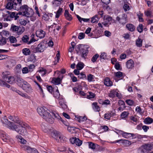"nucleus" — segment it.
<instances>
[{
  "mask_svg": "<svg viewBox=\"0 0 153 153\" xmlns=\"http://www.w3.org/2000/svg\"><path fill=\"white\" fill-rule=\"evenodd\" d=\"M38 114L47 122L51 123L53 122L54 118L58 120H61L66 126H68L69 124L65 121L62 119L60 116L56 113L54 112L49 113V111L43 107H39L37 108Z\"/></svg>",
  "mask_w": 153,
  "mask_h": 153,
  "instance_id": "1",
  "label": "nucleus"
},
{
  "mask_svg": "<svg viewBox=\"0 0 153 153\" xmlns=\"http://www.w3.org/2000/svg\"><path fill=\"white\" fill-rule=\"evenodd\" d=\"M88 48H87L84 45L79 44L76 47V51L77 53H78L79 51L80 52V55L81 57L84 59L86 58L88 53Z\"/></svg>",
  "mask_w": 153,
  "mask_h": 153,
  "instance_id": "2",
  "label": "nucleus"
},
{
  "mask_svg": "<svg viewBox=\"0 0 153 153\" xmlns=\"http://www.w3.org/2000/svg\"><path fill=\"white\" fill-rule=\"evenodd\" d=\"M10 75V72L6 71L2 73V77L4 81L10 84H12L15 82V78L14 76Z\"/></svg>",
  "mask_w": 153,
  "mask_h": 153,
  "instance_id": "3",
  "label": "nucleus"
},
{
  "mask_svg": "<svg viewBox=\"0 0 153 153\" xmlns=\"http://www.w3.org/2000/svg\"><path fill=\"white\" fill-rule=\"evenodd\" d=\"M23 7L25 8H22V10L23 11L25 16L27 17L30 18V19L31 21L35 20L36 18L32 16L33 12L32 11H29L28 6L27 5H25Z\"/></svg>",
  "mask_w": 153,
  "mask_h": 153,
  "instance_id": "4",
  "label": "nucleus"
},
{
  "mask_svg": "<svg viewBox=\"0 0 153 153\" xmlns=\"http://www.w3.org/2000/svg\"><path fill=\"white\" fill-rule=\"evenodd\" d=\"M21 86L23 89L25 91L28 93H30L32 92V89L30 85L26 82Z\"/></svg>",
  "mask_w": 153,
  "mask_h": 153,
  "instance_id": "5",
  "label": "nucleus"
},
{
  "mask_svg": "<svg viewBox=\"0 0 153 153\" xmlns=\"http://www.w3.org/2000/svg\"><path fill=\"white\" fill-rule=\"evenodd\" d=\"M22 147L28 153H39L36 149L32 148L28 146L24 145Z\"/></svg>",
  "mask_w": 153,
  "mask_h": 153,
  "instance_id": "6",
  "label": "nucleus"
},
{
  "mask_svg": "<svg viewBox=\"0 0 153 153\" xmlns=\"http://www.w3.org/2000/svg\"><path fill=\"white\" fill-rule=\"evenodd\" d=\"M45 48V46L44 45V43L41 42L39 43L37 47L35 49L33 52L35 53L37 52H42L44 51Z\"/></svg>",
  "mask_w": 153,
  "mask_h": 153,
  "instance_id": "7",
  "label": "nucleus"
},
{
  "mask_svg": "<svg viewBox=\"0 0 153 153\" xmlns=\"http://www.w3.org/2000/svg\"><path fill=\"white\" fill-rule=\"evenodd\" d=\"M29 39V38L27 35H24L22 38V41L23 42L27 43L28 42V44H29L36 41V40L33 38H32L29 41H28Z\"/></svg>",
  "mask_w": 153,
  "mask_h": 153,
  "instance_id": "8",
  "label": "nucleus"
},
{
  "mask_svg": "<svg viewBox=\"0 0 153 153\" xmlns=\"http://www.w3.org/2000/svg\"><path fill=\"white\" fill-rule=\"evenodd\" d=\"M36 35L40 38H42L45 36V32L42 30H39L36 33Z\"/></svg>",
  "mask_w": 153,
  "mask_h": 153,
  "instance_id": "9",
  "label": "nucleus"
},
{
  "mask_svg": "<svg viewBox=\"0 0 153 153\" xmlns=\"http://www.w3.org/2000/svg\"><path fill=\"white\" fill-rule=\"evenodd\" d=\"M16 131L22 135H26L27 134L26 129L24 128H21L20 127H19V128H17Z\"/></svg>",
  "mask_w": 153,
  "mask_h": 153,
  "instance_id": "10",
  "label": "nucleus"
},
{
  "mask_svg": "<svg viewBox=\"0 0 153 153\" xmlns=\"http://www.w3.org/2000/svg\"><path fill=\"white\" fill-rule=\"evenodd\" d=\"M17 124L20 125V126H19V127H20L21 128H26V129H31V128L29 126V125H27V123H24L23 121L20 120H19V122Z\"/></svg>",
  "mask_w": 153,
  "mask_h": 153,
  "instance_id": "11",
  "label": "nucleus"
},
{
  "mask_svg": "<svg viewBox=\"0 0 153 153\" xmlns=\"http://www.w3.org/2000/svg\"><path fill=\"white\" fill-rule=\"evenodd\" d=\"M21 4H20L19 3L17 4L16 3L14 2L13 9L16 10H19V9H20L23 12V11L22 10V9L25 8L23 6L27 5H24L22 6H21Z\"/></svg>",
  "mask_w": 153,
  "mask_h": 153,
  "instance_id": "12",
  "label": "nucleus"
},
{
  "mask_svg": "<svg viewBox=\"0 0 153 153\" xmlns=\"http://www.w3.org/2000/svg\"><path fill=\"white\" fill-rule=\"evenodd\" d=\"M9 122V123L7 127L11 130L16 131L17 128H19V126L14 124L13 123Z\"/></svg>",
  "mask_w": 153,
  "mask_h": 153,
  "instance_id": "13",
  "label": "nucleus"
},
{
  "mask_svg": "<svg viewBox=\"0 0 153 153\" xmlns=\"http://www.w3.org/2000/svg\"><path fill=\"white\" fill-rule=\"evenodd\" d=\"M60 134V133H59L58 132L55 131L52 132L51 134L52 137L56 140L57 142H59L58 137L59 136Z\"/></svg>",
  "mask_w": 153,
  "mask_h": 153,
  "instance_id": "14",
  "label": "nucleus"
},
{
  "mask_svg": "<svg viewBox=\"0 0 153 153\" xmlns=\"http://www.w3.org/2000/svg\"><path fill=\"white\" fill-rule=\"evenodd\" d=\"M0 137L4 142H7L9 140V136H7L3 131H0Z\"/></svg>",
  "mask_w": 153,
  "mask_h": 153,
  "instance_id": "15",
  "label": "nucleus"
},
{
  "mask_svg": "<svg viewBox=\"0 0 153 153\" xmlns=\"http://www.w3.org/2000/svg\"><path fill=\"white\" fill-rule=\"evenodd\" d=\"M8 2L6 6V8L9 10H11L13 9L14 7V2L12 0H8Z\"/></svg>",
  "mask_w": 153,
  "mask_h": 153,
  "instance_id": "16",
  "label": "nucleus"
},
{
  "mask_svg": "<svg viewBox=\"0 0 153 153\" xmlns=\"http://www.w3.org/2000/svg\"><path fill=\"white\" fill-rule=\"evenodd\" d=\"M63 77H57L56 78H53L51 82L55 85H59L60 84L62 81Z\"/></svg>",
  "mask_w": 153,
  "mask_h": 153,
  "instance_id": "17",
  "label": "nucleus"
},
{
  "mask_svg": "<svg viewBox=\"0 0 153 153\" xmlns=\"http://www.w3.org/2000/svg\"><path fill=\"white\" fill-rule=\"evenodd\" d=\"M134 64L132 59H130L126 62V66L129 69L132 68L134 67Z\"/></svg>",
  "mask_w": 153,
  "mask_h": 153,
  "instance_id": "18",
  "label": "nucleus"
},
{
  "mask_svg": "<svg viewBox=\"0 0 153 153\" xmlns=\"http://www.w3.org/2000/svg\"><path fill=\"white\" fill-rule=\"evenodd\" d=\"M127 15L126 14L122 15V17L121 18L120 23L124 25L127 22Z\"/></svg>",
  "mask_w": 153,
  "mask_h": 153,
  "instance_id": "19",
  "label": "nucleus"
},
{
  "mask_svg": "<svg viewBox=\"0 0 153 153\" xmlns=\"http://www.w3.org/2000/svg\"><path fill=\"white\" fill-rule=\"evenodd\" d=\"M126 27L127 29L131 32L134 31L135 29V26L131 24H126Z\"/></svg>",
  "mask_w": 153,
  "mask_h": 153,
  "instance_id": "20",
  "label": "nucleus"
},
{
  "mask_svg": "<svg viewBox=\"0 0 153 153\" xmlns=\"http://www.w3.org/2000/svg\"><path fill=\"white\" fill-rule=\"evenodd\" d=\"M6 12L10 15V16L11 18H14L15 20L17 19H18L19 18V16H17L16 13L15 12H13L10 13V12L9 11H7Z\"/></svg>",
  "mask_w": 153,
  "mask_h": 153,
  "instance_id": "21",
  "label": "nucleus"
},
{
  "mask_svg": "<svg viewBox=\"0 0 153 153\" xmlns=\"http://www.w3.org/2000/svg\"><path fill=\"white\" fill-rule=\"evenodd\" d=\"M8 118L12 121L17 123H18L19 121L20 120L17 117H16L14 116L10 115L8 117Z\"/></svg>",
  "mask_w": 153,
  "mask_h": 153,
  "instance_id": "22",
  "label": "nucleus"
},
{
  "mask_svg": "<svg viewBox=\"0 0 153 153\" xmlns=\"http://www.w3.org/2000/svg\"><path fill=\"white\" fill-rule=\"evenodd\" d=\"M123 136L126 138H128L129 137H133L135 135L132 133H130L127 132H124L122 133Z\"/></svg>",
  "mask_w": 153,
  "mask_h": 153,
  "instance_id": "23",
  "label": "nucleus"
},
{
  "mask_svg": "<svg viewBox=\"0 0 153 153\" xmlns=\"http://www.w3.org/2000/svg\"><path fill=\"white\" fill-rule=\"evenodd\" d=\"M58 139L59 141V142H58L63 143L66 141L67 140L66 137L61 134L59 136Z\"/></svg>",
  "mask_w": 153,
  "mask_h": 153,
  "instance_id": "24",
  "label": "nucleus"
},
{
  "mask_svg": "<svg viewBox=\"0 0 153 153\" xmlns=\"http://www.w3.org/2000/svg\"><path fill=\"white\" fill-rule=\"evenodd\" d=\"M104 84L107 86H111L112 82L110 81L109 79L108 78H107L105 79L104 80Z\"/></svg>",
  "mask_w": 153,
  "mask_h": 153,
  "instance_id": "25",
  "label": "nucleus"
},
{
  "mask_svg": "<svg viewBox=\"0 0 153 153\" xmlns=\"http://www.w3.org/2000/svg\"><path fill=\"white\" fill-rule=\"evenodd\" d=\"M17 81L18 85L20 87L25 83V82H26L25 81H24L23 79L19 77H18L17 78Z\"/></svg>",
  "mask_w": 153,
  "mask_h": 153,
  "instance_id": "26",
  "label": "nucleus"
},
{
  "mask_svg": "<svg viewBox=\"0 0 153 153\" xmlns=\"http://www.w3.org/2000/svg\"><path fill=\"white\" fill-rule=\"evenodd\" d=\"M143 149L142 150V151L143 152L144 150L151 151L152 149V146L150 144H145L143 146Z\"/></svg>",
  "mask_w": 153,
  "mask_h": 153,
  "instance_id": "27",
  "label": "nucleus"
},
{
  "mask_svg": "<svg viewBox=\"0 0 153 153\" xmlns=\"http://www.w3.org/2000/svg\"><path fill=\"white\" fill-rule=\"evenodd\" d=\"M25 27H19L16 33L18 35L21 34L24 31Z\"/></svg>",
  "mask_w": 153,
  "mask_h": 153,
  "instance_id": "28",
  "label": "nucleus"
},
{
  "mask_svg": "<svg viewBox=\"0 0 153 153\" xmlns=\"http://www.w3.org/2000/svg\"><path fill=\"white\" fill-rule=\"evenodd\" d=\"M0 85L1 86H5L8 88L10 87V85L6 83L4 81L0 79Z\"/></svg>",
  "mask_w": 153,
  "mask_h": 153,
  "instance_id": "29",
  "label": "nucleus"
},
{
  "mask_svg": "<svg viewBox=\"0 0 153 153\" xmlns=\"http://www.w3.org/2000/svg\"><path fill=\"white\" fill-rule=\"evenodd\" d=\"M92 105L93 108L95 111H100V108L97 105V102L93 103L92 104Z\"/></svg>",
  "mask_w": 153,
  "mask_h": 153,
  "instance_id": "30",
  "label": "nucleus"
},
{
  "mask_svg": "<svg viewBox=\"0 0 153 153\" xmlns=\"http://www.w3.org/2000/svg\"><path fill=\"white\" fill-rule=\"evenodd\" d=\"M22 51L23 54L26 56L29 55L30 53V50L27 48L23 49L22 50Z\"/></svg>",
  "mask_w": 153,
  "mask_h": 153,
  "instance_id": "31",
  "label": "nucleus"
},
{
  "mask_svg": "<svg viewBox=\"0 0 153 153\" xmlns=\"http://www.w3.org/2000/svg\"><path fill=\"white\" fill-rule=\"evenodd\" d=\"M153 122V120L150 117H147L145 119L144 122L146 124H149L152 123Z\"/></svg>",
  "mask_w": 153,
  "mask_h": 153,
  "instance_id": "32",
  "label": "nucleus"
},
{
  "mask_svg": "<svg viewBox=\"0 0 153 153\" xmlns=\"http://www.w3.org/2000/svg\"><path fill=\"white\" fill-rule=\"evenodd\" d=\"M87 119V117L85 116H79L77 118V120L79 122H82L83 121H86Z\"/></svg>",
  "mask_w": 153,
  "mask_h": 153,
  "instance_id": "33",
  "label": "nucleus"
},
{
  "mask_svg": "<svg viewBox=\"0 0 153 153\" xmlns=\"http://www.w3.org/2000/svg\"><path fill=\"white\" fill-rule=\"evenodd\" d=\"M6 38L3 36L0 37V45H2L5 44L6 43Z\"/></svg>",
  "mask_w": 153,
  "mask_h": 153,
  "instance_id": "34",
  "label": "nucleus"
},
{
  "mask_svg": "<svg viewBox=\"0 0 153 153\" xmlns=\"http://www.w3.org/2000/svg\"><path fill=\"white\" fill-rule=\"evenodd\" d=\"M61 2L56 0H53L52 3L54 7L59 6L61 4Z\"/></svg>",
  "mask_w": 153,
  "mask_h": 153,
  "instance_id": "35",
  "label": "nucleus"
},
{
  "mask_svg": "<svg viewBox=\"0 0 153 153\" xmlns=\"http://www.w3.org/2000/svg\"><path fill=\"white\" fill-rule=\"evenodd\" d=\"M76 128L74 127L68 126V131L71 133H74L76 132Z\"/></svg>",
  "mask_w": 153,
  "mask_h": 153,
  "instance_id": "36",
  "label": "nucleus"
},
{
  "mask_svg": "<svg viewBox=\"0 0 153 153\" xmlns=\"http://www.w3.org/2000/svg\"><path fill=\"white\" fill-rule=\"evenodd\" d=\"M0 34L1 36H8L9 35V33L8 31L6 30H3L0 32Z\"/></svg>",
  "mask_w": 153,
  "mask_h": 153,
  "instance_id": "37",
  "label": "nucleus"
},
{
  "mask_svg": "<svg viewBox=\"0 0 153 153\" xmlns=\"http://www.w3.org/2000/svg\"><path fill=\"white\" fill-rule=\"evenodd\" d=\"M142 40L138 38L136 41V45L138 47H140L142 46Z\"/></svg>",
  "mask_w": 153,
  "mask_h": 153,
  "instance_id": "38",
  "label": "nucleus"
},
{
  "mask_svg": "<svg viewBox=\"0 0 153 153\" xmlns=\"http://www.w3.org/2000/svg\"><path fill=\"white\" fill-rule=\"evenodd\" d=\"M129 113L128 111H124L121 114V118H127Z\"/></svg>",
  "mask_w": 153,
  "mask_h": 153,
  "instance_id": "39",
  "label": "nucleus"
},
{
  "mask_svg": "<svg viewBox=\"0 0 153 153\" xmlns=\"http://www.w3.org/2000/svg\"><path fill=\"white\" fill-rule=\"evenodd\" d=\"M145 15L148 17L151 18L152 16V12L150 10H147L145 11Z\"/></svg>",
  "mask_w": 153,
  "mask_h": 153,
  "instance_id": "40",
  "label": "nucleus"
},
{
  "mask_svg": "<svg viewBox=\"0 0 153 153\" xmlns=\"http://www.w3.org/2000/svg\"><path fill=\"white\" fill-rule=\"evenodd\" d=\"M62 11V9L59 7V10L56 12V18H58L61 15V13Z\"/></svg>",
  "mask_w": 153,
  "mask_h": 153,
  "instance_id": "41",
  "label": "nucleus"
},
{
  "mask_svg": "<svg viewBox=\"0 0 153 153\" xmlns=\"http://www.w3.org/2000/svg\"><path fill=\"white\" fill-rule=\"evenodd\" d=\"M84 64L81 62H79L76 65V67L78 70H81L84 66Z\"/></svg>",
  "mask_w": 153,
  "mask_h": 153,
  "instance_id": "42",
  "label": "nucleus"
},
{
  "mask_svg": "<svg viewBox=\"0 0 153 153\" xmlns=\"http://www.w3.org/2000/svg\"><path fill=\"white\" fill-rule=\"evenodd\" d=\"M16 137L20 140L19 141L22 144H25L26 143V140L22 138L20 136H16Z\"/></svg>",
  "mask_w": 153,
  "mask_h": 153,
  "instance_id": "43",
  "label": "nucleus"
},
{
  "mask_svg": "<svg viewBox=\"0 0 153 153\" xmlns=\"http://www.w3.org/2000/svg\"><path fill=\"white\" fill-rule=\"evenodd\" d=\"M117 91L114 90H113L110 91L109 94V96L110 97H114L115 96Z\"/></svg>",
  "mask_w": 153,
  "mask_h": 153,
  "instance_id": "44",
  "label": "nucleus"
},
{
  "mask_svg": "<svg viewBox=\"0 0 153 153\" xmlns=\"http://www.w3.org/2000/svg\"><path fill=\"white\" fill-rule=\"evenodd\" d=\"M98 21V16L95 15L91 18V22L92 23H94Z\"/></svg>",
  "mask_w": 153,
  "mask_h": 153,
  "instance_id": "45",
  "label": "nucleus"
},
{
  "mask_svg": "<svg viewBox=\"0 0 153 153\" xmlns=\"http://www.w3.org/2000/svg\"><path fill=\"white\" fill-rule=\"evenodd\" d=\"M104 19L106 20V22H109L112 21V18L108 15H106L104 16Z\"/></svg>",
  "mask_w": 153,
  "mask_h": 153,
  "instance_id": "46",
  "label": "nucleus"
},
{
  "mask_svg": "<svg viewBox=\"0 0 153 153\" xmlns=\"http://www.w3.org/2000/svg\"><path fill=\"white\" fill-rule=\"evenodd\" d=\"M9 38L11 43H14L16 42L17 41L16 38L13 36H11L9 37Z\"/></svg>",
  "mask_w": 153,
  "mask_h": 153,
  "instance_id": "47",
  "label": "nucleus"
},
{
  "mask_svg": "<svg viewBox=\"0 0 153 153\" xmlns=\"http://www.w3.org/2000/svg\"><path fill=\"white\" fill-rule=\"evenodd\" d=\"M88 80L89 82L92 81L94 80V76L90 74L87 76Z\"/></svg>",
  "mask_w": 153,
  "mask_h": 153,
  "instance_id": "48",
  "label": "nucleus"
},
{
  "mask_svg": "<svg viewBox=\"0 0 153 153\" xmlns=\"http://www.w3.org/2000/svg\"><path fill=\"white\" fill-rule=\"evenodd\" d=\"M137 30L140 33H141L143 30V25L142 24H140L137 27Z\"/></svg>",
  "mask_w": 153,
  "mask_h": 153,
  "instance_id": "49",
  "label": "nucleus"
},
{
  "mask_svg": "<svg viewBox=\"0 0 153 153\" xmlns=\"http://www.w3.org/2000/svg\"><path fill=\"white\" fill-rule=\"evenodd\" d=\"M19 27V26L15 25H12L11 27V29L13 32L16 33L18 30Z\"/></svg>",
  "mask_w": 153,
  "mask_h": 153,
  "instance_id": "50",
  "label": "nucleus"
},
{
  "mask_svg": "<svg viewBox=\"0 0 153 153\" xmlns=\"http://www.w3.org/2000/svg\"><path fill=\"white\" fill-rule=\"evenodd\" d=\"M99 55L97 54L95 55L92 58L91 61L93 62H96V61L97 59L99 57Z\"/></svg>",
  "mask_w": 153,
  "mask_h": 153,
  "instance_id": "51",
  "label": "nucleus"
},
{
  "mask_svg": "<svg viewBox=\"0 0 153 153\" xmlns=\"http://www.w3.org/2000/svg\"><path fill=\"white\" fill-rule=\"evenodd\" d=\"M115 76L117 78H120L123 76V73L122 72L119 71L117 72H115Z\"/></svg>",
  "mask_w": 153,
  "mask_h": 153,
  "instance_id": "52",
  "label": "nucleus"
},
{
  "mask_svg": "<svg viewBox=\"0 0 153 153\" xmlns=\"http://www.w3.org/2000/svg\"><path fill=\"white\" fill-rule=\"evenodd\" d=\"M75 144L76 145L79 146L82 144V140H80L79 138H77Z\"/></svg>",
  "mask_w": 153,
  "mask_h": 153,
  "instance_id": "53",
  "label": "nucleus"
},
{
  "mask_svg": "<svg viewBox=\"0 0 153 153\" xmlns=\"http://www.w3.org/2000/svg\"><path fill=\"white\" fill-rule=\"evenodd\" d=\"M94 94L91 92H89L88 93V94L87 95V98L88 99H90L93 98L94 97Z\"/></svg>",
  "mask_w": 153,
  "mask_h": 153,
  "instance_id": "54",
  "label": "nucleus"
},
{
  "mask_svg": "<svg viewBox=\"0 0 153 153\" xmlns=\"http://www.w3.org/2000/svg\"><path fill=\"white\" fill-rule=\"evenodd\" d=\"M126 102L129 105L131 106L134 104V101L131 100H127L126 101Z\"/></svg>",
  "mask_w": 153,
  "mask_h": 153,
  "instance_id": "55",
  "label": "nucleus"
},
{
  "mask_svg": "<svg viewBox=\"0 0 153 153\" xmlns=\"http://www.w3.org/2000/svg\"><path fill=\"white\" fill-rule=\"evenodd\" d=\"M88 143H89V148L93 149H95V144L94 143L91 142H88Z\"/></svg>",
  "mask_w": 153,
  "mask_h": 153,
  "instance_id": "56",
  "label": "nucleus"
},
{
  "mask_svg": "<svg viewBox=\"0 0 153 153\" xmlns=\"http://www.w3.org/2000/svg\"><path fill=\"white\" fill-rule=\"evenodd\" d=\"M2 123L5 124H7V125L9 123L10 121H9L6 118H4L3 120H1Z\"/></svg>",
  "mask_w": 153,
  "mask_h": 153,
  "instance_id": "57",
  "label": "nucleus"
},
{
  "mask_svg": "<svg viewBox=\"0 0 153 153\" xmlns=\"http://www.w3.org/2000/svg\"><path fill=\"white\" fill-rule=\"evenodd\" d=\"M20 24L23 25L25 26L27 24V21L24 19H21L19 20Z\"/></svg>",
  "mask_w": 153,
  "mask_h": 153,
  "instance_id": "58",
  "label": "nucleus"
},
{
  "mask_svg": "<svg viewBox=\"0 0 153 153\" xmlns=\"http://www.w3.org/2000/svg\"><path fill=\"white\" fill-rule=\"evenodd\" d=\"M36 56L34 54H31L30 56V60L31 61H34L36 59Z\"/></svg>",
  "mask_w": 153,
  "mask_h": 153,
  "instance_id": "59",
  "label": "nucleus"
},
{
  "mask_svg": "<svg viewBox=\"0 0 153 153\" xmlns=\"http://www.w3.org/2000/svg\"><path fill=\"white\" fill-rule=\"evenodd\" d=\"M85 37V34L83 33H79L78 38L80 39H83Z\"/></svg>",
  "mask_w": 153,
  "mask_h": 153,
  "instance_id": "60",
  "label": "nucleus"
},
{
  "mask_svg": "<svg viewBox=\"0 0 153 153\" xmlns=\"http://www.w3.org/2000/svg\"><path fill=\"white\" fill-rule=\"evenodd\" d=\"M100 57L101 59H105L106 58V54L105 53H101L100 56Z\"/></svg>",
  "mask_w": 153,
  "mask_h": 153,
  "instance_id": "61",
  "label": "nucleus"
},
{
  "mask_svg": "<svg viewBox=\"0 0 153 153\" xmlns=\"http://www.w3.org/2000/svg\"><path fill=\"white\" fill-rule=\"evenodd\" d=\"M78 77H79L80 79H82L86 77V76L85 74L82 72L80 73H79L78 75Z\"/></svg>",
  "mask_w": 153,
  "mask_h": 153,
  "instance_id": "62",
  "label": "nucleus"
},
{
  "mask_svg": "<svg viewBox=\"0 0 153 153\" xmlns=\"http://www.w3.org/2000/svg\"><path fill=\"white\" fill-rule=\"evenodd\" d=\"M118 104L119 105L121 106L123 105V107L124 108H125L126 107L125 106V104L124 102L122 100H120L118 102Z\"/></svg>",
  "mask_w": 153,
  "mask_h": 153,
  "instance_id": "63",
  "label": "nucleus"
},
{
  "mask_svg": "<svg viewBox=\"0 0 153 153\" xmlns=\"http://www.w3.org/2000/svg\"><path fill=\"white\" fill-rule=\"evenodd\" d=\"M111 117V113H107L105 114L104 118L107 120H109Z\"/></svg>",
  "mask_w": 153,
  "mask_h": 153,
  "instance_id": "64",
  "label": "nucleus"
}]
</instances>
